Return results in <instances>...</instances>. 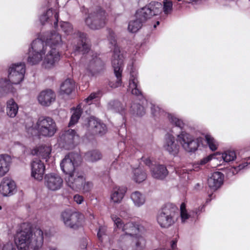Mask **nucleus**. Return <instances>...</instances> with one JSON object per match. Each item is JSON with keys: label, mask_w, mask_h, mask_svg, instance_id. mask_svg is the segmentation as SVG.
I'll return each mask as SVG.
<instances>
[{"label": "nucleus", "mask_w": 250, "mask_h": 250, "mask_svg": "<svg viewBox=\"0 0 250 250\" xmlns=\"http://www.w3.org/2000/svg\"><path fill=\"white\" fill-rule=\"evenodd\" d=\"M46 250H58L56 248L54 247H48Z\"/></svg>", "instance_id": "obj_54"}, {"label": "nucleus", "mask_w": 250, "mask_h": 250, "mask_svg": "<svg viewBox=\"0 0 250 250\" xmlns=\"http://www.w3.org/2000/svg\"><path fill=\"white\" fill-rule=\"evenodd\" d=\"M56 99L55 93L51 89L42 91L38 96V101L42 106H48Z\"/></svg>", "instance_id": "obj_24"}, {"label": "nucleus", "mask_w": 250, "mask_h": 250, "mask_svg": "<svg viewBox=\"0 0 250 250\" xmlns=\"http://www.w3.org/2000/svg\"><path fill=\"white\" fill-rule=\"evenodd\" d=\"M178 0V1H181V0Z\"/></svg>", "instance_id": "obj_61"}, {"label": "nucleus", "mask_w": 250, "mask_h": 250, "mask_svg": "<svg viewBox=\"0 0 250 250\" xmlns=\"http://www.w3.org/2000/svg\"><path fill=\"white\" fill-rule=\"evenodd\" d=\"M11 163V158L9 155H0V177L4 176L9 171Z\"/></svg>", "instance_id": "obj_29"}, {"label": "nucleus", "mask_w": 250, "mask_h": 250, "mask_svg": "<svg viewBox=\"0 0 250 250\" xmlns=\"http://www.w3.org/2000/svg\"><path fill=\"white\" fill-rule=\"evenodd\" d=\"M249 164H250V158L249 157L238 166L234 167L231 168V171L233 175L237 174L239 171L244 169Z\"/></svg>", "instance_id": "obj_42"}, {"label": "nucleus", "mask_w": 250, "mask_h": 250, "mask_svg": "<svg viewBox=\"0 0 250 250\" xmlns=\"http://www.w3.org/2000/svg\"><path fill=\"white\" fill-rule=\"evenodd\" d=\"M199 0H184V1H186L187 3H192L193 2H196Z\"/></svg>", "instance_id": "obj_53"}, {"label": "nucleus", "mask_w": 250, "mask_h": 250, "mask_svg": "<svg viewBox=\"0 0 250 250\" xmlns=\"http://www.w3.org/2000/svg\"><path fill=\"white\" fill-rule=\"evenodd\" d=\"M74 201L78 204H82L83 201V197L79 194H76L73 197Z\"/></svg>", "instance_id": "obj_50"}, {"label": "nucleus", "mask_w": 250, "mask_h": 250, "mask_svg": "<svg viewBox=\"0 0 250 250\" xmlns=\"http://www.w3.org/2000/svg\"><path fill=\"white\" fill-rule=\"evenodd\" d=\"M13 86L6 79H0V97L5 96L9 92H14Z\"/></svg>", "instance_id": "obj_34"}, {"label": "nucleus", "mask_w": 250, "mask_h": 250, "mask_svg": "<svg viewBox=\"0 0 250 250\" xmlns=\"http://www.w3.org/2000/svg\"><path fill=\"white\" fill-rule=\"evenodd\" d=\"M19 106L13 99L7 102L6 113L10 118L15 117L18 112Z\"/></svg>", "instance_id": "obj_35"}, {"label": "nucleus", "mask_w": 250, "mask_h": 250, "mask_svg": "<svg viewBox=\"0 0 250 250\" xmlns=\"http://www.w3.org/2000/svg\"><path fill=\"white\" fill-rule=\"evenodd\" d=\"M102 158L101 153L98 150H93L87 152L84 155L85 160L90 162H95Z\"/></svg>", "instance_id": "obj_37"}, {"label": "nucleus", "mask_w": 250, "mask_h": 250, "mask_svg": "<svg viewBox=\"0 0 250 250\" xmlns=\"http://www.w3.org/2000/svg\"><path fill=\"white\" fill-rule=\"evenodd\" d=\"M205 139L209 148L212 151L217 149L218 143L210 135H206Z\"/></svg>", "instance_id": "obj_43"}, {"label": "nucleus", "mask_w": 250, "mask_h": 250, "mask_svg": "<svg viewBox=\"0 0 250 250\" xmlns=\"http://www.w3.org/2000/svg\"><path fill=\"white\" fill-rule=\"evenodd\" d=\"M63 179L59 174L51 173L44 176V184L49 190L55 191L60 189L63 186Z\"/></svg>", "instance_id": "obj_15"}, {"label": "nucleus", "mask_w": 250, "mask_h": 250, "mask_svg": "<svg viewBox=\"0 0 250 250\" xmlns=\"http://www.w3.org/2000/svg\"><path fill=\"white\" fill-rule=\"evenodd\" d=\"M127 90L133 95L139 97L140 98L143 97L139 85L138 73L135 70H132L130 72Z\"/></svg>", "instance_id": "obj_19"}, {"label": "nucleus", "mask_w": 250, "mask_h": 250, "mask_svg": "<svg viewBox=\"0 0 250 250\" xmlns=\"http://www.w3.org/2000/svg\"><path fill=\"white\" fill-rule=\"evenodd\" d=\"M163 11L165 14H168L171 13L172 10V2L168 0L163 1Z\"/></svg>", "instance_id": "obj_45"}, {"label": "nucleus", "mask_w": 250, "mask_h": 250, "mask_svg": "<svg viewBox=\"0 0 250 250\" xmlns=\"http://www.w3.org/2000/svg\"><path fill=\"white\" fill-rule=\"evenodd\" d=\"M104 231V228L103 227H100L99 229V231L97 233V236L98 238L100 239L102 236V235Z\"/></svg>", "instance_id": "obj_51"}, {"label": "nucleus", "mask_w": 250, "mask_h": 250, "mask_svg": "<svg viewBox=\"0 0 250 250\" xmlns=\"http://www.w3.org/2000/svg\"><path fill=\"white\" fill-rule=\"evenodd\" d=\"M86 246H87V244L86 242H83V245L82 246V249H86Z\"/></svg>", "instance_id": "obj_55"}, {"label": "nucleus", "mask_w": 250, "mask_h": 250, "mask_svg": "<svg viewBox=\"0 0 250 250\" xmlns=\"http://www.w3.org/2000/svg\"><path fill=\"white\" fill-rule=\"evenodd\" d=\"M221 157L225 162H230L237 159V156L235 151L231 150H227L222 153Z\"/></svg>", "instance_id": "obj_39"}, {"label": "nucleus", "mask_w": 250, "mask_h": 250, "mask_svg": "<svg viewBox=\"0 0 250 250\" xmlns=\"http://www.w3.org/2000/svg\"><path fill=\"white\" fill-rule=\"evenodd\" d=\"M131 111L133 114L139 116H142L145 114L144 107L138 104H133L131 105Z\"/></svg>", "instance_id": "obj_41"}, {"label": "nucleus", "mask_w": 250, "mask_h": 250, "mask_svg": "<svg viewBox=\"0 0 250 250\" xmlns=\"http://www.w3.org/2000/svg\"><path fill=\"white\" fill-rule=\"evenodd\" d=\"M159 23H160L159 21H157V22H156V23H155V24H156L157 25H158L159 24Z\"/></svg>", "instance_id": "obj_57"}, {"label": "nucleus", "mask_w": 250, "mask_h": 250, "mask_svg": "<svg viewBox=\"0 0 250 250\" xmlns=\"http://www.w3.org/2000/svg\"><path fill=\"white\" fill-rule=\"evenodd\" d=\"M88 124L89 127L93 130L95 134L102 136L106 132L105 125L95 118H90Z\"/></svg>", "instance_id": "obj_27"}, {"label": "nucleus", "mask_w": 250, "mask_h": 250, "mask_svg": "<svg viewBox=\"0 0 250 250\" xmlns=\"http://www.w3.org/2000/svg\"><path fill=\"white\" fill-rule=\"evenodd\" d=\"M176 240H173L171 242V250H175V249H176Z\"/></svg>", "instance_id": "obj_52"}, {"label": "nucleus", "mask_w": 250, "mask_h": 250, "mask_svg": "<svg viewBox=\"0 0 250 250\" xmlns=\"http://www.w3.org/2000/svg\"><path fill=\"white\" fill-rule=\"evenodd\" d=\"M2 250H16L14 245L12 242H7L5 244L3 247Z\"/></svg>", "instance_id": "obj_49"}, {"label": "nucleus", "mask_w": 250, "mask_h": 250, "mask_svg": "<svg viewBox=\"0 0 250 250\" xmlns=\"http://www.w3.org/2000/svg\"><path fill=\"white\" fill-rule=\"evenodd\" d=\"M115 162H114L113 163V164H112V165H113V166H114V165H115Z\"/></svg>", "instance_id": "obj_59"}, {"label": "nucleus", "mask_w": 250, "mask_h": 250, "mask_svg": "<svg viewBox=\"0 0 250 250\" xmlns=\"http://www.w3.org/2000/svg\"><path fill=\"white\" fill-rule=\"evenodd\" d=\"M62 44L61 36L53 31L33 41L29 49L27 62L36 65L42 61V66L51 69L60 59L58 48Z\"/></svg>", "instance_id": "obj_1"}, {"label": "nucleus", "mask_w": 250, "mask_h": 250, "mask_svg": "<svg viewBox=\"0 0 250 250\" xmlns=\"http://www.w3.org/2000/svg\"><path fill=\"white\" fill-rule=\"evenodd\" d=\"M163 148L169 154L176 156L179 152L180 146L175 142L174 136L167 133L165 135L164 139Z\"/></svg>", "instance_id": "obj_17"}, {"label": "nucleus", "mask_w": 250, "mask_h": 250, "mask_svg": "<svg viewBox=\"0 0 250 250\" xmlns=\"http://www.w3.org/2000/svg\"><path fill=\"white\" fill-rule=\"evenodd\" d=\"M145 163L149 167L151 176L154 178L163 180L167 176L168 171L165 165L153 164L149 159H146Z\"/></svg>", "instance_id": "obj_16"}, {"label": "nucleus", "mask_w": 250, "mask_h": 250, "mask_svg": "<svg viewBox=\"0 0 250 250\" xmlns=\"http://www.w3.org/2000/svg\"><path fill=\"white\" fill-rule=\"evenodd\" d=\"M79 136L75 130L68 129L61 133L58 141L63 147H65L66 145L73 144L75 140H77Z\"/></svg>", "instance_id": "obj_20"}, {"label": "nucleus", "mask_w": 250, "mask_h": 250, "mask_svg": "<svg viewBox=\"0 0 250 250\" xmlns=\"http://www.w3.org/2000/svg\"><path fill=\"white\" fill-rule=\"evenodd\" d=\"M150 108L152 114L155 117L166 116L167 118L169 121L172 125L181 129H183L185 126L183 121L179 119L175 115L165 112L161 109L158 106L155 105L150 103Z\"/></svg>", "instance_id": "obj_13"}, {"label": "nucleus", "mask_w": 250, "mask_h": 250, "mask_svg": "<svg viewBox=\"0 0 250 250\" xmlns=\"http://www.w3.org/2000/svg\"><path fill=\"white\" fill-rule=\"evenodd\" d=\"M82 113L81 105L79 104L75 109L73 110L72 115L71 116L69 126H72L76 124L79 120Z\"/></svg>", "instance_id": "obj_38"}, {"label": "nucleus", "mask_w": 250, "mask_h": 250, "mask_svg": "<svg viewBox=\"0 0 250 250\" xmlns=\"http://www.w3.org/2000/svg\"><path fill=\"white\" fill-rule=\"evenodd\" d=\"M162 11V5L161 3L151 1L136 12V20L131 21L128 23V31L131 33L137 32L141 28L143 22L153 16L159 15Z\"/></svg>", "instance_id": "obj_3"}, {"label": "nucleus", "mask_w": 250, "mask_h": 250, "mask_svg": "<svg viewBox=\"0 0 250 250\" xmlns=\"http://www.w3.org/2000/svg\"><path fill=\"white\" fill-rule=\"evenodd\" d=\"M72 213L73 212L70 210H65L61 214V219L66 227H68V225L70 224Z\"/></svg>", "instance_id": "obj_44"}, {"label": "nucleus", "mask_w": 250, "mask_h": 250, "mask_svg": "<svg viewBox=\"0 0 250 250\" xmlns=\"http://www.w3.org/2000/svg\"><path fill=\"white\" fill-rule=\"evenodd\" d=\"M16 186L15 182L9 178H3L0 184V193L4 196L12 195Z\"/></svg>", "instance_id": "obj_25"}, {"label": "nucleus", "mask_w": 250, "mask_h": 250, "mask_svg": "<svg viewBox=\"0 0 250 250\" xmlns=\"http://www.w3.org/2000/svg\"><path fill=\"white\" fill-rule=\"evenodd\" d=\"M98 92L92 93L87 98L84 100V102L88 104H91L95 99L98 98Z\"/></svg>", "instance_id": "obj_48"}, {"label": "nucleus", "mask_w": 250, "mask_h": 250, "mask_svg": "<svg viewBox=\"0 0 250 250\" xmlns=\"http://www.w3.org/2000/svg\"><path fill=\"white\" fill-rule=\"evenodd\" d=\"M111 218L114 223L115 229H121L125 232L124 236L125 241L132 240L135 237L141 236L144 237L142 235L137 233L142 231L143 227L137 223L133 222H129L125 224L122 220L116 215H112Z\"/></svg>", "instance_id": "obj_6"}, {"label": "nucleus", "mask_w": 250, "mask_h": 250, "mask_svg": "<svg viewBox=\"0 0 250 250\" xmlns=\"http://www.w3.org/2000/svg\"><path fill=\"white\" fill-rule=\"evenodd\" d=\"M83 218V216L82 214L77 212H73L71 219H70L71 222L67 227L74 229L78 228L82 226Z\"/></svg>", "instance_id": "obj_32"}, {"label": "nucleus", "mask_w": 250, "mask_h": 250, "mask_svg": "<svg viewBox=\"0 0 250 250\" xmlns=\"http://www.w3.org/2000/svg\"><path fill=\"white\" fill-rule=\"evenodd\" d=\"M51 150V146L47 145H41L34 148L31 151V154L33 155H37L47 161L49 158Z\"/></svg>", "instance_id": "obj_28"}, {"label": "nucleus", "mask_w": 250, "mask_h": 250, "mask_svg": "<svg viewBox=\"0 0 250 250\" xmlns=\"http://www.w3.org/2000/svg\"><path fill=\"white\" fill-rule=\"evenodd\" d=\"M224 175L220 172H215L211 174L208 180L209 187L213 190H217L223 184Z\"/></svg>", "instance_id": "obj_26"}, {"label": "nucleus", "mask_w": 250, "mask_h": 250, "mask_svg": "<svg viewBox=\"0 0 250 250\" xmlns=\"http://www.w3.org/2000/svg\"><path fill=\"white\" fill-rule=\"evenodd\" d=\"M213 158V155H209L202 159L199 161L195 163L193 165L194 168L198 167V166H204Z\"/></svg>", "instance_id": "obj_47"}, {"label": "nucleus", "mask_w": 250, "mask_h": 250, "mask_svg": "<svg viewBox=\"0 0 250 250\" xmlns=\"http://www.w3.org/2000/svg\"><path fill=\"white\" fill-rule=\"evenodd\" d=\"M8 82L13 84H19L23 80L25 72V65L20 62L13 64L9 68Z\"/></svg>", "instance_id": "obj_11"}, {"label": "nucleus", "mask_w": 250, "mask_h": 250, "mask_svg": "<svg viewBox=\"0 0 250 250\" xmlns=\"http://www.w3.org/2000/svg\"><path fill=\"white\" fill-rule=\"evenodd\" d=\"M250 1V0H249Z\"/></svg>", "instance_id": "obj_62"}, {"label": "nucleus", "mask_w": 250, "mask_h": 250, "mask_svg": "<svg viewBox=\"0 0 250 250\" xmlns=\"http://www.w3.org/2000/svg\"><path fill=\"white\" fill-rule=\"evenodd\" d=\"M130 198L134 206L137 207L142 206L146 202L145 196L138 191L133 192L131 194Z\"/></svg>", "instance_id": "obj_36"}, {"label": "nucleus", "mask_w": 250, "mask_h": 250, "mask_svg": "<svg viewBox=\"0 0 250 250\" xmlns=\"http://www.w3.org/2000/svg\"><path fill=\"white\" fill-rule=\"evenodd\" d=\"M146 173L142 167H139L133 169L132 178L135 182L141 183L146 179Z\"/></svg>", "instance_id": "obj_33"}, {"label": "nucleus", "mask_w": 250, "mask_h": 250, "mask_svg": "<svg viewBox=\"0 0 250 250\" xmlns=\"http://www.w3.org/2000/svg\"><path fill=\"white\" fill-rule=\"evenodd\" d=\"M2 209V207L1 206H0V210H1Z\"/></svg>", "instance_id": "obj_60"}, {"label": "nucleus", "mask_w": 250, "mask_h": 250, "mask_svg": "<svg viewBox=\"0 0 250 250\" xmlns=\"http://www.w3.org/2000/svg\"><path fill=\"white\" fill-rule=\"evenodd\" d=\"M75 88V83L71 79H66L61 85L60 93L69 95Z\"/></svg>", "instance_id": "obj_31"}, {"label": "nucleus", "mask_w": 250, "mask_h": 250, "mask_svg": "<svg viewBox=\"0 0 250 250\" xmlns=\"http://www.w3.org/2000/svg\"><path fill=\"white\" fill-rule=\"evenodd\" d=\"M107 14L101 8L88 11V16L85 19V24L90 29L98 30L104 27L107 21Z\"/></svg>", "instance_id": "obj_8"}, {"label": "nucleus", "mask_w": 250, "mask_h": 250, "mask_svg": "<svg viewBox=\"0 0 250 250\" xmlns=\"http://www.w3.org/2000/svg\"><path fill=\"white\" fill-rule=\"evenodd\" d=\"M107 38L109 43L114 47L111 63L116 77V80H112L109 82V85L111 88H115L120 86L122 84L124 56L121 54L120 48L116 45L115 33L112 30H109Z\"/></svg>", "instance_id": "obj_4"}, {"label": "nucleus", "mask_w": 250, "mask_h": 250, "mask_svg": "<svg viewBox=\"0 0 250 250\" xmlns=\"http://www.w3.org/2000/svg\"><path fill=\"white\" fill-rule=\"evenodd\" d=\"M80 160V155L76 153H69L62 159L60 167L62 170L66 175L77 171L75 167Z\"/></svg>", "instance_id": "obj_12"}, {"label": "nucleus", "mask_w": 250, "mask_h": 250, "mask_svg": "<svg viewBox=\"0 0 250 250\" xmlns=\"http://www.w3.org/2000/svg\"><path fill=\"white\" fill-rule=\"evenodd\" d=\"M157 25L155 23V24L153 25V28H156V27H157Z\"/></svg>", "instance_id": "obj_58"}, {"label": "nucleus", "mask_w": 250, "mask_h": 250, "mask_svg": "<svg viewBox=\"0 0 250 250\" xmlns=\"http://www.w3.org/2000/svg\"><path fill=\"white\" fill-rule=\"evenodd\" d=\"M45 170L44 164L40 160L35 159L31 163V176L35 179L41 181L42 179Z\"/></svg>", "instance_id": "obj_23"}, {"label": "nucleus", "mask_w": 250, "mask_h": 250, "mask_svg": "<svg viewBox=\"0 0 250 250\" xmlns=\"http://www.w3.org/2000/svg\"><path fill=\"white\" fill-rule=\"evenodd\" d=\"M159 23H160L159 21H157V22H156V23H155V24H156L157 25H158L159 24Z\"/></svg>", "instance_id": "obj_56"}, {"label": "nucleus", "mask_w": 250, "mask_h": 250, "mask_svg": "<svg viewBox=\"0 0 250 250\" xmlns=\"http://www.w3.org/2000/svg\"><path fill=\"white\" fill-rule=\"evenodd\" d=\"M126 192V189L124 187H115L111 193L110 199L114 203H120Z\"/></svg>", "instance_id": "obj_30"}, {"label": "nucleus", "mask_w": 250, "mask_h": 250, "mask_svg": "<svg viewBox=\"0 0 250 250\" xmlns=\"http://www.w3.org/2000/svg\"><path fill=\"white\" fill-rule=\"evenodd\" d=\"M26 128L31 134L36 131L39 136L45 137H52L57 130L55 122L49 117H41L35 125H26Z\"/></svg>", "instance_id": "obj_5"}, {"label": "nucleus", "mask_w": 250, "mask_h": 250, "mask_svg": "<svg viewBox=\"0 0 250 250\" xmlns=\"http://www.w3.org/2000/svg\"><path fill=\"white\" fill-rule=\"evenodd\" d=\"M59 13L56 9H49L44 12L40 17V21L42 25L45 24H52L54 27L58 25Z\"/></svg>", "instance_id": "obj_18"}, {"label": "nucleus", "mask_w": 250, "mask_h": 250, "mask_svg": "<svg viewBox=\"0 0 250 250\" xmlns=\"http://www.w3.org/2000/svg\"><path fill=\"white\" fill-rule=\"evenodd\" d=\"M204 208V206L203 205L195 210L188 212L186 209V204L184 203H182L180 206V216L182 222L184 223L188 219L192 221H194Z\"/></svg>", "instance_id": "obj_21"}, {"label": "nucleus", "mask_w": 250, "mask_h": 250, "mask_svg": "<svg viewBox=\"0 0 250 250\" xmlns=\"http://www.w3.org/2000/svg\"><path fill=\"white\" fill-rule=\"evenodd\" d=\"M176 210L174 206L167 204L159 211L156 219L162 228L167 229L175 224L178 217Z\"/></svg>", "instance_id": "obj_7"}, {"label": "nucleus", "mask_w": 250, "mask_h": 250, "mask_svg": "<svg viewBox=\"0 0 250 250\" xmlns=\"http://www.w3.org/2000/svg\"><path fill=\"white\" fill-rule=\"evenodd\" d=\"M28 249L33 250H39L43 244V235L42 231L39 229H36L31 236Z\"/></svg>", "instance_id": "obj_22"}, {"label": "nucleus", "mask_w": 250, "mask_h": 250, "mask_svg": "<svg viewBox=\"0 0 250 250\" xmlns=\"http://www.w3.org/2000/svg\"><path fill=\"white\" fill-rule=\"evenodd\" d=\"M32 230L30 225L23 223L20 225L15 236V242L19 250H28Z\"/></svg>", "instance_id": "obj_9"}, {"label": "nucleus", "mask_w": 250, "mask_h": 250, "mask_svg": "<svg viewBox=\"0 0 250 250\" xmlns=\"http://www.w3.org/2000/svg\"><path fill=\"white\" fill-rule=\"evenodd\" d=\"M93 187V184L92 182L89 181H85V179H84V181L83 182V184H82V187L80 188L79 191H82L83 193H86L89 192Z\"/></svg>", "instance_id": "obj_46"}, {"label": "nucleus", "mask_w": 250, "mask_h": 250, "mask_svg": "<svg viewBox=\"0 0 250 250\" xmlns=\"http://www.w3.org/2000/svg\"><path fill=\"white\" fill-rule=\"evenodd\" d=\"M108 108L116 112L123 114L124 107L122 104L118 101H110L108 103Z\"/></svg>", "instance_id": "obj_40"}, {"label": "nucleus", "mask_w": 250, "mask_h": 250, "mask_svg": "<svg viewBox=\"0 0 250 250\" xmlns=\"http://www.w3.org/2000/svg\"><path fill=\"white\" fill-rule=\"evenodd\" d=\"M177 141L180 144L183 149L187 152L195 151L198 146V140L185 131H181L177 135Z\"/></svg>", "instance_id": "obj_10"}, {"label": "nucleus", "mask_w": 250, "mask_h": 250, "mask_svg": "<svg viewBox=\"0 0 250 250\" xmlns=\"http://www.w3.org/2000/svg\"><path fill=\"white\" fill-rule=\"evenodd\" d=\"M62 31L67 35H72L78 42L75 50L83 54L82 58L86 74L89 76H95L102 73L104 69V64L98 58L96 53L89 50V46L87 43L86 35L79 31L74 30L72 25L66 21H61L60 24Z\"/></svg>", "instance_id": "obj_2"}, {"label": "nucleus", "mask_w": 250, "mask_h": 250, "mask_svg": "<svg viewBox=\"0 0 250 250\" xmlns=\"http://www.w3.org/2000/svg\"><path fill=\"white\" fill-rule=\"evenodd\" d=\"M67 186L73 190L79 191L84 181V177L81 172L74 171L65 177Z\"/></svg>", "instance_id": "obj_14"}]
</instances>
